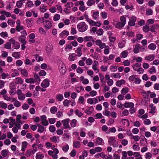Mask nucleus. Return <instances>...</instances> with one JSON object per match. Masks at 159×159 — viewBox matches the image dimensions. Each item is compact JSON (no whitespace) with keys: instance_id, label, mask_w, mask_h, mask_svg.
Instances as JSON below:
<instances>
[{"instance_id":"obj_52","label":"nucleus","mask_w":159,"mask_h":159,"mask_svg":"<svg viewBox=\"0 0 159 159\" xmlns=\"http://www.w3.org/2000/svg\"><path fill=\"white\" fill-rule=\"evenodd\" d=\"M34 154V150L29 149L27 151L26 153V156L27 157L30 156L32 154Z\"/></svg>"},{"instance_id":"obj_31","label":"nucleus","mask_w":159,"mask_h":159,"mask_svg":"<svg viewBox=\"0 0 159 159\" xmlns=\"http://www.w3.org/2000/svg\"><path fill=\"white\" fill-rule=\"evenodd\" d=\"M159 28V25L156 24L152 25L151 27L150 30L152 32H155L156 30Z\"/></svg>"},{"instance_id":"obj_43","label":"nucleus","mask_w":159,"mask_h":159,"mask_svg":"<svg viewBox=\"0 0 159 159\" xmlns=\"http://www.w3.org/2000/svg\"><path fill=\"white\" fill-rule=\"evenodd\" d=\"M129 136H131V138L135 142L138 141L140 139V137L138 135H133L131 133H130Z\"/></svg>"},{"instance_id":"obj_19","label":"nucleus","mask_w":159,"mask_h":159,"mask_svg":"<svg viewBox=\"0 0 159 159\" xmlns=\"http://www.w3.org/2000/svg\"><path fill=\"white\" fill-rule=\"evenodd\" d=\"M91 12L92 13V16L93 19L97 20L99 18V12L94 11H91Z\"/></svg>"},{"instance_id":"obj_29","label":"nucleus","mask_w":159,"mask_h":159,"mask_svg":"<svg viewBox=\"0 0 159 159\" xmlns=\"http://www.w3.org/2000/svg\"><path fill=\"white\" fill-rule=\"evenodd\" d=\"M27 26L28 27H30L33 25V20L31 19H27L26 20Z\"/></svg>"},{"instance_id":"obj_42","label":"nucleus","mask_w":159,"mask_h":159,"mask_svg":"<svg viewBox=\"0 0 159 159\" xmlns=\"http://www.w3.org/2000/svg\"><path fill=\"white\" fill-rule=\"evenodd\" d=\"M56 98L58 101H61L64 99V97L62 94H58L56 96Z\"/></svg>"},{"instance_id":"obj_27","label":"nucleus","mask_w":159,"mask_h":159,"mask_svg":"<svg viewBox=\"0 0 159 159\" xmlns=\"http://www.w3.org/2000/svg\"><path fill=\"white\" fill-rule=\"evenodd\" d=\"M77 56L75 53H71L69 54L68 59L70 61H73L76 59Z\"/></svg>"},{"instance_id":"obj_56","label":"nucleus","mask_w":159,"mask_h":159,"mask_svg":"<svg viewBox=\"0 0 159 159\" xmlns=\"http://www.w3.org/2000/svg\"><path fill=\"white\" fill-rule=\"evenodd\" d=\"M128 54V51L125 50L123 51L120 54V57L122 58H125L127 57Z\"/></svg>"},{"instance_id":"obj_20","label":"nucleus","mask_w":159,"mask_h":159,"mask_svg":"<svg viewBox=\"0 0 159 159\" xmlns=\"http://www.w3.org/2000/svg\"><path fill=\"white\" fill-rule=\"evenodd\" d=\"M34 6L33 2L30 0H27L25 7L26 8H32Z\"/></svg>"},{"instance_id":"obj_33","label":"nucleus","mask_w":159,"mask_h":159,"mask_svg":"<svg viewBox=\"0 0 159 159\" xmlns=\"http://www.w3.org/2000/svg\"><path fill=\"white\" fill-rule=\"evenodd\" d=\"M21 72V75L27 77L28 75V72L27 70L25 69H21L20 68L18 69Z\"/></svg>"},{"instance_id":"obj_41","label":"nucleus","mask_w":159,"mask_h":159,"mask_svg":"<svg viewBox=\"0 0 159 159\" xmlns=\"http://www.w3.org/2000/svg\"><path fill=\"white\" fill-rule=\"evenodd\" d=\"M69 32L66 30H65L60 34V36L62 38L65 36H67L69 35Z\"/></svg>"},{"instance_id":"obj_53","label":"nucleus","mask_w":159,"mask_h":159,"mask_svg":"<svg viewBox=\"0 0 159 159\" xmlns=\"http://www.w3.org/2000/svg\"><path fill=\"white\" fill-rule=\"evenodd\" d=\"M150 93H151V92L150 91H148L147 92L143 91L142 92V95L145 98H147L148 96V95L150 94Z\"/></svg>"},{"instance_id":"obj_45","label":"nucleus","mask_w":159,"mask_h":159,"mask_svg":"<svg viewBox=\"0 0 159 159\" xmlns=\"http://www.w3.org/2000/svg\"><path fill=\"white\" fill-rule=\"evenodd\" d=\"M12 56L16 59H18L20 57V54L19 52H14L12 54Z\"/></svg>"},{"instance_id":"obj_47","label":"nucleus","mask_w":159,"mask_h":159,"mask_svg":"<svg viewBox=\"0 0 159 159\" xmlns=\"http://www.w3.org/2000/svg\"><path fill=\"white\" fill-rule=\"evenodd\" d=\"M84 42H89L90 41H93V37L91 36H86L84 38Z\"/></svg>"},{"instance_id":"obj_49","label":"nucleus","mask_w":159,"mask_h":159,"mask_svg":"<svg viewBox=\"0 0 159 159\" xmlns=\"http://www.w3.org/2000/svg\"><path fill=\"white\" fill-rule=\"evenodd\" d=\"M28 143L27 142H23L22 143L21 150L23 152L25 151V148L27 146Z\"/></svg>"},{"instance_id":"obj_28","label":"nucleus","mask_w":159,"mask_h":159,"mask_svg":"<svg viewBox=\"0 0 159 159\" xmlns=\"http://www.w3.org/2000/svg\"><path fill=\"white\" fill-rule=\"evenodd\" d=\"M80 80L84 84H87L89 83V80L87 79L84 78V77L82 76L80 77Z\"/></svg>"},{"instance_id":"obj_61","label":"nucleus","mask_w":159,"mask_h":159,"mask_svg":"<svg viewBox=\"0 0 159 159\" xmlns=\"http://www.w3.org/2000/svg\"><path fill=\"white\" fill-rule=\"evenodd\" d=\"M148 48L150 50H154L156 49V46L154 43H152L149 45Z\"/></svg>"},{"instance_id":"obj_36","label":"nucleus","mask_w":159,"mask_h":159,"mask_svg":"<svg viewBox=\"0 0 159 159\" xmlns=\"http://www.w3.org/2000/svg\"><path fill=\"white\" fill-rule=\"evenodd\" d=\"M15 80V82L16 84H22L24 83L23 80L20 77H17Z\"/></svg>"},{"instance_id":"obj_9","label":"nucleus","mask_w":159,"mask_h":159,"mask_svg":"<svg viewBox=\"0 0 159 159\" xmlns=\"http://www.w3.org/2000/svg\"><path fill=\"white\" fill-rule=\"evenodd\" d=\"M16 93L18 95V99L23 100L25 98V95L22 93L20 90H18L17 91Z\"/></svg>"},{"instance_id":"obj_38","label":"nucleus","mask_w":159,"mask_h":159,"mask_svg":"<svg viewBox=\"0 0 159 159\" xmlns=\"http://www.w3.org/2000/svg\"><path fill=\"white\" fill-rule=\"evenodd\" d=\"M125 83V81L124 80H121L116 82V85L118 87H120L122 84H124Z\"/></svg>"},{"instance_id":"obj_17","label":"nucleus","mask_w":159,"mask_h":159,"mask_svg":"<svg viewBox=\"0 0 159 159\" xmlns=\"http://www.w3.org/2000/svg\"><path fill=\"white\" fill-rule=\"evenodd\" d=\"M29 41L31 43H34L35 42V35L34 33H31L29 36Z\"/></svg>"},{"instance_id":"obj_32","label":"nucleus","mask_w":159,"mask_h":159,"mask_svg":"<svg viewBox=\"0 0 159 159\" xmlns=\"http://www.w3.org/2000/svg\"><path fill=\"white\" fill-rule=\"evenodd\" d=\"M149 107L151 108V111L149 112V113H154L156 112V107L153 104H150L149 105Z\"/></svg>"},{"instance_id":"obj_51","label":"nucleus","mask_w":159,"mask_h":159,"mask_svg":"<svg viewBox=\"0 0 159 159\" xmlns=\"http://www.w3.org/2000/svg\"><path fill=\"white\" fill-rule=\"evenodd\" d=\"M44 155L40 152L37 153L36 155V159H43Z\"/></svg>"},{"instance_id":"obj_48","label":"nucleus","mask_w":159,"mask_h":159,"mask_svg":"<svg viewBox=\"0 0 159 159\" xmlns=\"http://www.w3.org/2000/svg\"><path fill=\"white\" fill-rule=\"evenodd\" d=\"M105 155L103 152H101L95 154L94 157L96 158H99V157H101L102 158H104L105 157Z\"/></svg>"},{"instance_id":"obj_64","label":"nucleus","mask_w":159,"mask_h":159,"mask_svg":"<svg viewBox=\"0 0 159 159\" xmlns=\"http://www.w3.org/2000/svg\"><path fill=\"white\" fill-rule=\"evenodd\" d=\"M53 49V46L52 45H49L46 48V51L49 52H50Z\"/></svg>"},{"instance_id":"obj_30","label":"nucleus","mask_w":159,"mask_h":159,"mask_svg":"<svg viewBox=\"0 0 159 159\" xmlns=\"http://www.w3.org/2000/svg\"><path fill=\"white\" fill-rule=\"evenodd\" d=\"M94 108L92 106L89 107L88 109L84 111V112L87 115H90L93 111Z\"/></svg>"},{"instance_id":"obj_10","label":"nucleus","mask_w":159,"mask_h":159,"mask_svg":"<svg viewBox=\"0 0 159 159\" xmlns=\"http://www.w3.org/2000/svg\"><path fill=\"white\" fill-rule=\"evenodd\" d=\"M96 44L99 47V48L101 49L104 48L106 47V44L102 43L101 40L97 39L95 42Z\"/></svg>"},{"instance_id":"obj_44","label":"nucleus","mask_w":159,"mask_h":159,"mask_svg":"<svg viewBox=\"0 0 159 159\" xmlns=\"http://www.w3.org/2000/svg\"><path fill=\"white\" fill-rule=\"evenodd\" d=\"M140 49V44H136L134 49V52L135 53H138L139 52Z\"/></svg>"},{"instance_id":"obj_58","label":"nucleus","mask_w":159,"mask_h":159,"mask_svg":"<svg viewBox=\"0 0 159 159\" xmlns=\"http://www.w3.org/2000/svg\"><path fill=\"white\" fill-rule=\"evenodd\" d=\"M0 107L3 109H6L7 107V105L3 101H1L0 102Z\"/></svg>"},{"instance_id":"obj_15","label":"nucleus","mask_w":159,"mask_h":159,"mask_svg":"<svg viewBox=\"0 0 159 159\" xmlns=\"http://www.w3.org/2000/svg\"><path fill=\"white\" fill-rule=\"evenodd\" d=\"M49 80L48 79H45L41 84V86L43 88L48 87L49 86Z\"/></svg>"},{"instance_id":"obj_34","label":"nucleus","mask_w":159,"mask_h":159,"mask_svg":"<svg viewBox=\"0 0 159 159\" xmlns=\"http://www.w3.org/2000/svg\"><path fill=\"white\" fill-rule=\"evenodd\" d=\"M20 129V124L16 125L12 129V130L14 133H17L18 130Z\"/></svg>"},{"instance_id":"obj_40","label":"nucleus","mask_w":159,"mask_h":159,"mask_svg":"<svg viewBox=\"0 0 159 159\" xmlns=\"http://www.w3.org/2000/svg\"><path fill=\"white\" fill-rule=\"evenodd\" d=\"M125 108L131 107H134V104L132 102H125L124 104Z\"/></svg>"},{"instance_id":"obj_50","label":"nucleus","mask_w":159,"mask_h":159,"mask_svg":"<svg viewBox=\"0 0 159 159\" xmlns=\"http://www.w3.org/2000/svg\"><path fill=\"white\" fill-rule=\"evenodd\" d=\"M129 91V89L127 87L123 88L121 91V93L123 95H125Z\"/></svg>"},{"instance_id":"obj_46","label":"nucleus","mask_w":159,"mask_h":159,"mask_svg":"<svg viewBox=\"0 0 159 159\" xmlns=\"http://www.w3.org/2000/svg\"><path fill=\"white\" fill-rule=\"evenodd\" d=\"M37 125L38 127V131L39 133H43L44 130V128L39 124H37Z\"/></svg>"},{"instance_id":"obj_24","label":"nucleus","mask_w":159,"mask_h":159,"mask_svg":"<svg viewBox=\"0 0 159 159\" xmlns=\"http://www.w3.org/2000/svg\"><path fill=\"white\" fill-rule=\"evenodd\" d=\"M89 25L91 26H96L98 27H99L101 25V23L100 21L95 22L92 20L90 23Z\"/></svg>"},{"instance_id":"obj_54","label":"nucleus","mask_w":159,"mask_h":159,"mask_svg":"<svg viewBox=\"0 0 159 159\" xmlns=\"http://www.w3.org/2000/svg\"><path fill=\"white\" fill-rule=\"evenodd\" d=\"M50 111L52 114H55L57 111V108L56 107L53 106L50 108Z\"/></svg>"},{"instance_id":"obj_37","label":"nucleus","mask_w":159,"mask_h":159,"mask_svg":"<svg viewBox=\"0 0 159 159\" xmlns=\"http://www.w3.org/2000/svg\"><path fill=\"white\" fill-rule=\"evenodd\" d=\"M81 146L80 142L79 141H75L73 142V147L74 148H79Z\"/></svg>"},{"instance_id":"obj_14","label":"nucleus","mask_w":159,"mask_h":159,"mask_svg":"<svg viewBox=\"0 0 159 159\" xmlns=\"http://www.w3.org/2000/svg\"><path fill=\"white\" fill-rule=\"evenodd\" d=\"M113 25L116 28H117L120 29H122L123 27L120 22L118 20H113Z\"/></svg>"},{"instance_id":"obj_13","label":"nucleus","mask_w":159,"mask_h":159,"mask_svg":"<svg viewBox=\"0 0 159 159\" xmlns=\"http://www.w3.org/2000/svg\"><path fill=\"white\" fill-rule=\"evenodd\" d=\"M40 118L42 125L45 126H47L48 125V123L46 120L47 117L46 116L44 115H42L41 116Z\"/></svg>"},{"instance_id":"obj_25","label":"nucleus","mask_w":159,"mask_h":159,"mask_svg":"<svg viewBox=\"0 0 159 159\" xmlns=\"http://www.w3.org/2000/svg\"><path fill=\"white\" fill-rule=\"evenodd\" d=\"M120 23L123 27L126 23V19L124 16H121L120 17Z\"/></svg>"},{"instance_id":"obj_16","label":"nucleus","mask_w":159,"mask_h":159,"mask_svg":"<svg viewBox=\"0 0 159 159\" xmlns=\"http://www.w3.org/2000/svg\"><path fill=\"white\" fill-rule=\"evenodd\" d=\"M98 64V61H94V63L92 66V68L96 73H98L99 72V70L97 68V66Z\"/></svg>"},{"instance_id":"obj_11","label":"nucleus","mask_w":159,"mask_h":159,"mask_svg":"<svg viewBox=\"0 0 159 159\" xmlns=\"http://www.w3.org/2000/svg\"><path fill=\"white\" fill-rule=\"evenodd\" d=\"M87 103L91 105L95 104L98 102L97 98H89L87 100Z\"/></svg>"},{"instance_id":"obj_55","label":"nucleus","mask_w":159,"mask_h":159,"mask_svg":"<svg viewBox=\"0 0 159 159\" xmlns=\"http://www.w3.org/2000/svg\"><path fill=\"white\" fill-rule=\"evenodd\" d=\"M40 11L42 12H44L47 11V6L41 5L39 8Z\"/></svg>"},{"instance_id":"obj_60","label":"nucleus","mask_w":159,"mask_h":159,"mask_svg":"<svg viewBox=\"0 0 159 159\" xmlns=\"http://www.w3.org/2000/svg\"><path fill=\"white\" fill-rule=\"evenodd\" d=\"M110 52L109 47L108 46H106L104 48V53L105 55H107L109 54Z\"/></svg>"},{"instance_id":"obj_7","label":"nucleus","mask_w":159,"mask_h":159,"mask_svg":"<svg viewBox=\"0 0 159 159\" xmlns=\"http://www.w3.org/2000/svg\"><path fill=\"white\" fill-rule=\"evenodd\" d=\"M129 21L128 22V25L130 26H133L135 25V21L136 20V17L135 16H132L129 17Z\"/></svg>"},{"instance_id":"obj_18","label":"nucleus","mask_w":159,"mask_h":159,"mask_svg":"<svg viewBox=\"0 0 159 159\" xmlns=\"http://www.w3.org/2000/svg\"><path fill=\"white\" fill-rule=\"evenodd\" d=\"M95 143L98 145H103L104 142L102 138L98 137L96 139Z\"/></svg>"},{"instance_id":"obj_1","label":"nucleus","mask_w":159,"mask_h":159,"mask_svg":"<svg viewBox=\"0 0 159 159\" xmlns=\"http://www.w3.org/2000/svg\"><path fill=\"white\" fill-rule=\"evenodd\" d=\"M55 146H53L51 148L53 150V151L49 150L48 151V155L52 156L53 159H57L58 157L57 154L59 153V151L57 148H54Z\"/></svg>"},{"instance_id":"obj_26","label":"nucleus","mask_w":159,"mask_h":159,"mask_svg":"<svg viewBox=\"0 0 159 159\" xmlns=\"http://www.w3.org/2000/svg\"><path fill=\"white\" fill-rule=\"evenodd\" d=\"M50 140L55 143H58L59 141V137L55 136H53L50 138Z\"/></svg>"},{"instance_id":"obj_23","label":"nucleus","mask_w":159,"mask_h":159,"mask_svg":"<svg viewBox=\"0 0 159 159\" xmlns=\"http://www.w3.org/2000/svg\"><path fill=\"white\" fill-rule=\"evenodd\" d=\"M81 47H78L77 48L76 50L75 51V52L77 53V55H76L77 56L79 57H80L82 55V47L83 46V45H81Z\"/></svg>"},{"instance_id":"obj_35","label":"nucleus","mask_w":159,"mask_h":159,"mask_svg":"<svg viewBox=\"0 0 159 159\" xmlns=\"http://www.w3.org/2000/svg\"><path fill=\"white\" fill-rule=\"evenodd\" d=\"M69 147L68 144H65L63 145L62 147V149L64 152H67L69 150Z\"/></svg>"},{"instance_id":"obj_57","label":"nucleus","mask_w":159,"mask_h":159,"mask_svg":"<svg viewBox=\"0 0 159 159\" xmlns=\"http://www.w3.org/2000/svg\"><path fill=\"white\" fill-rule=\"evenodd\" d=\"M84 17L85 20L88 22L89 24L90 23L92 20L89 18L88 15L86 13L84 14Z\"/></svg>"},{"instance_id":"obj_22","label":"nucleus","mask_w":159,"mask_h":159,"mask_svg":"<svg viewBox=\"0 0 159 159\" xmlns=\"http://www.w3.org/2000/svg\"><path fill=\"white\" fill-rule=\"evenodd\" d=\"M26 38V37L25 36L21 35L19 37L18 40L22 43L26 44L27 42L25 40Z\"/></svg>"},{"instance_id":"obj_12","label":"nucleus","mask_w":159,"mask_h":159,"mask_svg":"<svg viewBox=\"0 0 159 159\" xmlns=\"http://www.w3.org/2000/svg\"><path fill=\"white\" fill-rule=\"evenodd\" d=\"M69 121L70 119L68 118L63 120L62 121V123L64 126V129L69 128V129H70V127L69 125Z\"/></svg>"},{"instance_id":"obj_59","label":"nucleus","mask_w":159,"mask_h":159,"mask_svg":"<svg viewBox=\"0 0 159 159\" xmlns=\"http://www.w3.org/2000/svg\"><path fill=\"white\" fill-rule=\"evenodd\" d=\"M126 42L125 41L119 42L118 43V46L120 48H122L125 47Z\"/></svg>"},{"instance_id":"obj_62","label":"nucleus","mask_w":159,"mask_h":159,"mask_svg":"<svg viewBox=\"0 0 159 159\" xmlns=\"http://www.w3.org/2000/svg\"><path fill=\"white\" fill-rule=\"evenodd\" d=\"M63 102V104L64 106L68 107L70 102V101L67 99H65Z\"/></svg>"},{"instance_id":"obj_2","label":"nucleus","mask_w":159,"mask_h":159,"mask_svg":"<svg viewBox=\"0 0 159 159\" xmlns=\"http://www.w3.org/2000/svg\"><path fill=\"white\" fill-rule=\"evenodd\" d=\"M77 28L79 32H83L88 29V25L85 22H82L77 25Z\"/></svg>"},{"instance_id":"obj_21","label":"nucleus","mask_w":159,"mask_h":159,"mask_svg":"<svg viewBox=\"0 0 159 159\" xmlns=\"http://www.w3.org/2000/svg\"><path fill=\"white\" fill-rule=\"evenodd\" d=\"M155 57V56L154 54H150L145 57V59L148 61H152Z\"/></svg>"},{"instance_id":"obj_39","label":"nucleus","mask_w":159,"mask_h":159,"mask_svg":"<svg viewBox=\"0 0 159 159\" xmlns=\"http://www.w3.org/2000/svg\"><path fill=\"white\" fill-rule=\"evenodd\" d=\"M72 49V46L71 44H66L65 48V50L66 52H70Z\"/></svg>"},{"instance_id":"obj_6","label":"nucleus","mask_w":159,"mask_h":159,"mask_svg":"<svg viewBox=\"0 0 159 159\" xmlns=\"http://www.w3.org/2000/svg\"><path fill=\"white\" fill-rule=\"evenodd\" d=\"M9 88L10 89L9 92V93L12 95L15 94L16 93V86L14 83L12 82L10 84Z\"/></svg>"},{"instance_id":"obj_3","label":"nucleus","mask_w":159,"mask_h":159,"mask_svg":"<svg viewBox=\"0 0 159 159\" xmlns=\"http://www.w3.org/2000/svg\"><path fill=\"white\" fill-rule=\"evenodd\" d=\"M108 143L110 145L114 147H117L118 146V143L115 137H110L108 140Z\"/></svg>"},{"instance_id":"obj_5","label":"nucleus","mask_w":159,"mask_h":159,"mask_svg":"<svg viewBox=\"0 0 159 159\" xmlns=\"http://www.w3.org/2000/svg\"><path fill=\"white\" fill-rule=\"evenodd\" d=\"M10 42L12 44L14 49H17L20 47V44L18 42H16L13 38H11L9 40Z\"/></svg>"},{"instance_id":"obj_63","label":"nucleus","mask_w":159,"mask_h":159,"mask_svg":"<svg viewBox=\"0 0 159 159\" xmlns=\"http://www.w3.org/2000/svg\"><path fill=\"white\" fill-rule=\"evenodd\" d=\"M95 1L94 0H88L87 2V5L88 6H91L94 4Z\"/></svg>"},{"instance_id":"obj_8","label":"nucleus","mask_w":159,"mask_h":159,"mask_svg":"<svg viewBox=\"0 0 159 159\" xmlns=\"http://www.w3.org/2000/svg\"><path fill=\"white\" fill-rule=\"evenodd\" d=\"M43 23L44 27L47 30L50 29L52 27V23L50 21L46 20H44Z\"/></svg>"},{"instance_id":"obj_4","label":"nucleus","mask_w":159,"mask_h":159,"mask_svg":"<svg viewBox=\"0 0 159 159\" xmlns=\"http://www.w3.org/2000/svg\"><path fill=\"white\" fill-rule=\"evenodd\" d=\"M58 66L60 73L62 75H64L66 71L65 65L62 61H60L59 62Z\"/></svg>"}]
</instances>
